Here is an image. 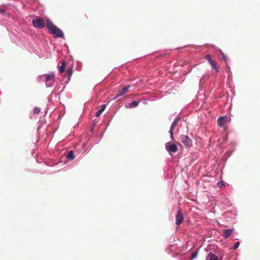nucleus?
I'll return each instance as SVG.
<instances>
[{
  "mask_svg": "<svg viewBox=\"0 0 260 260\" xmlns=\"http://www.w3.org/2000/svg\"><path fill=\"white\" fill-rule=\"evenodd\" d=\"M46 27L49 32L52 34L55 38H63V32L56 27L50 20H47Z\"/></svg>",
  "mask_w": 260,
  "mask_h": 260,
  "instance_id": "obj_1",
  "label": "nucleus"
},
{
  "mask_svg": "<svg viewBox=\"0 0 260 260\" xmlns=\"http://www.w3.org/2000/svg\"><path fill=\"white\" fill-rule=\"evenodd\" d=\"M55 82V75L53 73L46 75V85L47 87H52Z\"/></svg>",
  "mask_w": 260,
  "mask_h": 260,
  "instance_id": "obj_2",
  "label": "nucleus"
},
{
  "mask_svg": "<svg viewBox=\"0 0 260 260\" xmlns=\"http://www.w3.org/2000/svg\"><path fill=\"white\" fill-rule=\"evenodd\" d=\"M32 22L34 26L38 28H43L45 26L44 20L41 18L34 19Z\"/></svg>",
  "mask_w": 260,
  "mask_h": 260,
  "instance_id": "obj_3",
  "label": "nucleus"
},
{
  "mask_svg": "<svg viewBox=\"0 0 260 260\" xmlns=\"http://www.w3.org/2000/svg\"><path fill=\"white\" fill-rule=\"evenodd\" d=\"M181 142L186 147H190L192 146L191 140L187 136L181 135L180 137Z\"/></svg>",
  "mask_w": 260,
  "mask_h": 260,
  "instance_id": "obj_4",
  "label": "nucleus"
},
{
  "mask_svg": "<svg viewBox=\"0 0 260 260\" xmlns=\"http://www.w3.org/2000/svg\"><path fill=\"white\" fill-rule=\"evenodd\" d=\"M184 217L180 210H179L176 215V224L180 225L183 221Z\"/></svg>",
  "mask_w": 260,
  "mask_h": 260,
  "instance_id": "obj_5",
  "label": "nucleus"
},
{
  "mask_svg": "<svg viewBox=\"0 0 260 260\" xmlns=\"http://www.w3.org/2000/svg\"><path fill=\"white\" fill-rule=\"evenodd\" d=\"M166 149L169 152H176L177 150V147L175 144L168 143L166 145Z\"/></svg>",
  "mask_w": 260,
  "mask_h": 260,
  "instance_id": "obj_6",
  "label": "nucleus"
},
{
  "mask_svg": "<svg viewBox=\"0 0 260 260\" xmlns=\"http://www.w3.org/2000/svg\"><path fill=\"white\" fill-rule=\"evenodd\" d=\"M179 120H180V118L179 117H176L174 119V120L173 121V122H172V123L171 124V126L170 127V137L172 139H174L173 130L174 129L175 127L176 126Z\"/></svg>",
  "mask_w": 260,
  "mask_h": 260,
  "instance_id": "obj_7",
  "label": "nucleus"
},
{
  "mask_svg": "<svg viewBox=\"0 0 260 260\" xmlns=\"http://www.w3.org/2000/svg\"><path fill=\"white\" fill-rule=\"evenodd\" d=\"M228 122V118L227 116L219 117L217 120L218 125L222 126Z\"/></svg>",
  "mask_w": 260,
  "mask_h": 260,
  "instance_id": "obj_8",
  "label": "nucleus"
},
{
  "mask_svg": "<svg viewBox=\"0 0 260 260\" xmlns=\"http://www.w3.org/2000/svg\"><path fill=\"white\" fill-rule=\"evenodd\" d=\"M129 87H130V85H128V86H125L124 87H123L122 88V89L119 92V93L114 98V99L115 100L117 98H118V97L124 95V94H125L127 92V91H128Z\"/></svg>",
  "mask_w": 260,
  "mask_h": 260,
  "instance_id": "obj_9",
  "label": "nucleus"
},
{
  "mask_svg": "<svg viewBox=\"0 0 260 260\" xmlns=\"http://www.w3.org/2000/svg\"><path fill=\"white\" fill-rule=\"evenodd\" d=\"M234 229H228L223 231V236L225 239L228 238L233 232Z\"/></svg>",
  "mask_w": 260,
  "mask_h": 260,
  "instance_id": "obj_10",
  "label": "nucleus"
},
{
  "mask_svg": "<svg viewBox=\"0 0 260 260\" xmlns=\"http://www.w3.org/2000/svg\"><path fill=\"white\" fill-rule=\"evenodd\" d=\"M206 260H221L217 255L210 252L208 254Z\"/></svg>",
  "mask_w": 260,
  "mask_h": 260,
  "instance_id": "obj_11",
  "label": "nucleus"
},
{
  "mask_svg": "<svg viewBox=\"0 0 260 260\" xmlns=\"http://www.w3.org/2000/svg\"><path fill=\"white\" fill-rule=\"evenodd\" d=\"M139 103V102L133 101L132 102L128 103V105L126 106V108H132L136 107L138 105Z\"/></svg>",
  "mask_w": 260,
  "mask_h": 260,
  "instance_id": "obj_12",
  "label": "nucleus"
},
{
  "mask_svg": "<svg viewBox=\"0 0 260 260\" xmlns=\"http://www.w3.org/2000/svg\"><path fill=\"white\" fill-rule=\"evenodd\" d=\"M66 66V61H62L61 62V65L58 68V71L60 73H62L64 71Z\"/></svg>",
  "mask_w": 260,
  "mask_h": 260,
  "instance_id": "obj_13",
  "label": "nucleus"
},
{
  "mask_svg": "<svg viewBox=\"0 0 260 260\" xmlns=\"http://www.w3.org/2000/svg\"><path fill=\"white\" fill-rule=\"evenodd\" d=\"M105 108H106V105H103L102 107L95 113V116H96V117L100 116L101 115V114H102V113L105 110Z\"/></svg>",
  "mask_w": 260,
  "mask_h": 260,
  "instance_id": "obj_14",
  "label": "nucleus"
},
{
  "mask_svg": "<svg viewBox=\"0 0 260 260\" xmlns=\"http://www.w3.org/2000/svg\"><path fill=\"white\" fill-rule=\"evenodd\" d=\"M73 74V67H69L67 69V76L68 78H70L71 77L72 75Z\"/></svg>",
  "mask_w": 260,
  "mask_h": 260,
  "instance_id": "obj_15",
  "label": "nucleus"
},
{
  "mask_svg": "<svg viewBox=\"0 0 260 260\" xmlns=\"http://www.w3.org/2000/svg\"><path fill=\"white\" fill-rule=\"evenodd\" d=\"M67 157L69 160H73L75 158V156H74L72 151H70L68 152V153L67 155Z\"/></svg>",
  "mask_w": 260,
  "mask_h": 260,
  "instance_id": "obj_16",
  "label": "nucleus"
},
{
  "mask_svg": "<svg viewBox=\"0 0 260 260\" xmlns=\"http://www.w3.org/2000/svg\"><path fill=\"white\" fill-rule=\"evenodd\" d=\"M210 65L215 70L216 73L219 72V67L217 66L215 62L214 61L213 63H211Z\"/></svg>",
  "mask_w": 260,
  "mask_h": 260,
  "instance_id": "obj_17",
  "label": "nucleus"
},
{
  "mask_svg": "<svg viewBox=\"0 0 260 260\" xmlns=\"http://www.w3.org/2000/svg\"><path fill=\"white\" fill-rule=\"evenodd\" d=\"M205 58L210 64H211L214 62V61L212 60V59L211 58V56L210 55H207L205 57Z\"/></svg>",
  "mask_w": 260,
  "mask_h": 260,
  "instance_id": "obj_18",
  "label": "nucleus"
},
{
  "mask_svg": "<svg viewBox=\"0 0 260 260\" xmlns=\"http://www.w3.org/2000/svg\"><path fill=\"white\" fill-rule=\"evenodd\" d=\"M205 58L210 64H211L214 62V61L212 60V59L211 58V56L210 55H207L205 57Z\"/></svg>",
  "mask_w": 260,
  "mask_h": 260,
  "instance_id": "obj_19",
  "label": "nucleus"
},
{
  "mask_svg": "<svg viewBox=\"0 0 260 260\" xmlns=\"http://www.w3.org/2000/svg\"><path fill=\"white\" fill-rule=\"evenodd\" d=\"M41 111V109L39 107H35L34 109V114H39Z\"/></svg>",
  "mask_w": 260,
  "mask_h": 260,
  "instance_id": "obj_20",
  "label": "nucleus"
},
{
  "mask_svg": "<svg viewBox=\"0 0 260 260\" xmlns=\"http://www.w3.org/2000/svg\"><path fill=\"white\" fill-rule=\"evenodd\" d=\"M0 13L4 15L9 16V14L3 9H0Z\"/></svg>",
  "mask_w": 260,
  "mask_h": 260,
  "instance_id": "obj_21",
  "label": "nucleus"
},
{
  "mask_svg": "<svg viewBox=\"0 0 260 260\" xmlns=\"http://www.w3.org/2000/svg\"><path fill=\"white\" fill-rule=\"evenodd\" d=\"M239 245H240V243H239V242H236V243L234 244V246H233V249H237V248H238V247H239Z\"/></svg>",
  "mask_w": 260,
  "mask_h": 260,
  "instance_id": "obj_22",
  "label": "nucleus"
},
{
  "mask_svg": "<svg viewBox=\"0 0 260 260\" xmlns=\"http://www.w3.org/2000/svg\"><path fill=\"white\" fill-rule=\"evenodd\" d=\"M197 254H198L197 252H192V254H191V258L190 260H191V259L194 258L195 257H196V256L197 255Z\"/></svg>",
  "mask_w": 260,
  "mask_h": 260,
  "instance_id": "obj_23",
  "label": "nucleus"
},
{
  "mask_svg": "<svg viewBox=\"0 0 260 260\" xmlns=\"http://www.w3.org/2000/svg\"><path fill=\"white\" fill-rule=\"evenodd\" d=\"M223 59L225 61H226V57H225L224 56H223Z\"/></svg>",
  "mask_w": 260,
  "mask_h": 260,
  "instance_id": "obj_24",
  "label": "nucleus"
},
{
  "mask_svg": "<svg viewBox=\"0 0 260 260\" xmlns=\"http://www.w3.org/2000/svg\"><path fill=\"white\" fill-rule=\"evenodd\" d=\"M218 185H219V186H221V185H223V184H222V183H220L219 182V183H218Z\"/></svg>",
  "mask_w": 260,
  "mask_h": 260,
  "instance_id": "obj_25",
  "label": "nucleus"
}]
</instances>
